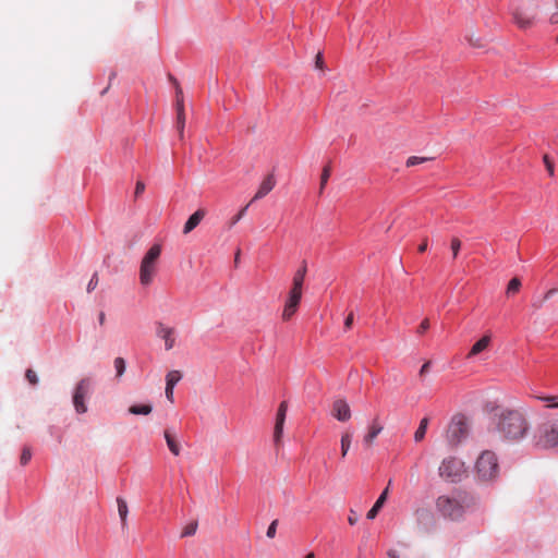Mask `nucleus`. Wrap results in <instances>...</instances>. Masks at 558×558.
<instances>
[{"mask_svg":"<svg viewBox=\"0 0 558 558\" xmlns=\"http://www.w3.org/2000/svg\"><path fill=\"white\" fill-rule=\"evenodd\" d=\"M427 247H428V238L425 236V238H423L421 244L418 245L417 252L420 254H423V253H425L427 251Z\"/></svg>","mask_w":558,"mask_h":558,"instance_id":"nucleus-43","label":"nucleus"},{"mask_svg":"<svg viewBox=\"0 0 558 558\" xmlns=\"http://www.w3.org/2000/svg\"><path fill=\"white\" fill-rule=\"evenodd\" d=\"M497 430L508 440H519L529 430V423L519 410H504L498 416Z\"/></svg>","mask_w":558,"mask_h":558,"instance_id":"nucleus-2","label":"nucleus"},{"mask_svg":"<svg viewBox=\"0 0 558 558\" xmlns=\"http://www.w3.org/2000/svg\"><path fill=\"white\" fill-rule=\"evenodd\" d=\"M556 292H557V290H556V289H549V290H548V291L543 295V298H542L541 300L534 301V302L532 303V306H533L535 310H539V308H542V306H543L544 302H545L546 300H548L551 295H554Z\"/></svg>","mask_w":558,"mask_h":558,"instance_id":"nucleus-31","label":"nucleus"},{"mask_svg":"<svg viewBox=\"0 0 558 558\" xmlns=\"http://www.w3.org/2000/svg\"><path fill=\"white\" fill-rule=\"evenodd\" d=\"M390 484H391V480L389 481L388 485H390ZM388 490H389V486H387L383 490V493L379 495V497L376 500V502L374 504V506L368 510V512L366 514V518L368 520H373L376 518V515L378 514L379 510L381 509V507L384 506V504L387 499Z\"/></svg>","mask_w":558,"mask_h":558,"instance_id":"nucleus-17","label":"nucleus"},{"mask_svg":"<svg viewBox=\"0 0 558 558\" xmlns=\"http://www.w3.org/2000/svg\"><path fill=\"white\" fill-rule=\"evenodd\" d=\"M114 368L117 372V377H120L123 375V373L125 371V361L123 357H117L114 360Z\"/></svg>","mask_w":558,"mask_h":558,"instance_id":"nucleus-33","label":"nucleus"},{"mask_svg":"<svg viewBox=\"0 0 558 558\" xmlns=\"http://www.w3.org/2000/svg\"><path fill=\"white\" fill-rule=\"evenodd\" d=\"M428 423H429L428 417H423L421 420L420 425H418L417 429L414 433V440L416 442H420V441H422L424 439V437L426 435Z\"/></svg>","mask_w":558,"mask_h":558,"instance_id":"nucleus-19","label":"nucleus"},{"mask_svg":"<svg viewBox=\"0 0 558 558\" xmlns=\"http://www.w3.org/2000/svg\"><path fill=\"white\" fill-rule=\"evenodd\" d=\"M512 20L520 29H529L534 25V16L526 15L523 11L517 9L512 12Z\"/></svg>","mask_w":558,"mask_h":558,"instance_id":"nucleus-14","label":"nucleus"},{"mask_svg":"<svg viewBox=\"0 0 558 558\" xmlns=\"http://www.w3.org/2000/svg\"><path fill=\"white\" fill-rule=\"evenodd\" d=\"M277 525H278V520H274L268 529H267V532H266V535L269 537V538H274L275 535H276V531H277Z\"/></svg>","mask_w":558,"mask_h":558,"instance_id":"nucleus-41","label":"nucleus"},{"mask_svg":"<svg viewBox=\"0 0 558 558\" xmlns=\"http://www.w3.org/2000/svg\"><path fill=\"white\" fill-rule=\"evenodd\" d=\"M543 161L546 167V170L548 171V174L550 177H554V173H555L554 162L550 160V158L547 154H545L543 156Z\"/></svg>","mask_w":558,"mask_h":558,"instance_id":"nucleus-37","label":"nucleus"},{"mask_svg":"<svg viewBox=\"0 0 558 558\" xmlns=\"http://www.w3.org/2000/svg\"><path fill=\"white\" fill-rule=\"evenodd\" d=\"M173 389L174 387L166 385V397L170 402H173Z\"/></svg>","mask_w":558,"mask_h":558,"instance_id":"nucleus-46","label":"nucleus"},{"mask_svg":"<svg viewBox=\"0 0 558 558\" xmlns=\"http://www.w3.org/2000/svg\"><path fill=\"white\" fill-rule=\"evenodd\" d=\"M97 284H98V276H97V274H95L93 276V278L90 279V281L88 282L87 291L90 292L92 290H94L96 288Z\"/></svg>","mask_w":558,"mask_h":558,"instance_id":"nucleus-44","label":"nucleus"},{"mask_svg":"<svg viewBox=\"0 0 558 558\" xmlns=\"http://www.w3.org/2000/svg\"><path fill=\"white\" fill-rule=\"evenodd\" d=\"M383 429H384V426L380 423L379 416L376 415L372 420V422H371V424L368 426V430H367V433L363 437L364 444L367 447L372 446L374 440H375V438L381 433Z\"/></svg>","mask_w":558,"mask_h":558,"instance_id":"nucleus-12","label":"nucleus"},{"mask_svg":"<svg viewBox=\"0 0 558 558\" xmlns=\"http://www.w3.org/2000/svg\"><path fill=\"white\" fill-rule=\"evenodd\" d=\"M92 390V381L89 378L82 379L74 391L73 395V404L77 413H85L86 405L84 404L85 397Z\"/></svg>","mask_w":558,"mask_h":558,"instance_id":"nucleus-9","label":"nucleus"},{"mask_svg":"<svg viewBox=\"0 0 558 558\" xmlns=\"http://www.w3.org/2000/svg\"><path fill=\"white\" fill-rule=\"evenodd\" d=\"M240 254H241V250L238 248V251L235 252V256H234V263L235 265L238 264V262L240 260Z\"/></svg>","mask_w":558,"mask_h":558,"instance_id":"nucleus-50","label":"nucleus"},{"mask_svg":"<svg viewBox=\"0 0 558 558\" xmlns=\"http://www.w3.org/2000/svg\"><path fill=\"white\" fill-rule=\"evenodd\" d=\"M117 504H118V511H119V517L121 519L122 527H124L126 525V517L129 513V508H128L125 500L122 497L117 498Z\"/></svg>","mask_w":558,"mask_h":558,"instance_id":"nucleus-20","label":"nucleus"},{"mask_svg":"<svg viewBox=\"0 0 558 558\" xmlns=\"http://www.w3.org/2000/svg\"><path fill=\"white\" fill-rule=\"evenodd\" d=\"M533 445L538 449H553L558 447V421H546L535 429Z\"/></svg>","mask_w":558,"mask_h":558,"instance_id":"nucleus-5","label":"nucleus"},{"mask_svg":"<svg viewBox=\"0 0 558 558\" xmlns=\"http://www.w3.org/2000/svg\"><path fill=\"white\" fill-rule=\"evenodd\" d=\"M305 558H315V554L311 551L305 556Z\"/></svg>","mask_w":558,"mask_h":558,"instance_id":"nucleus-53","label":"nucleus"},{"mask_svg":"<svg viewBox=\"0 0 558 558\" xmlns=\"http://www.w3.org/2000/svg\"><path fill=\"white\" fill-rule=\"evenodd\" d=\"M169 80L171 81V83H173V85L175 86V81H178L172 74H169Z\"/></svg>","mask_w":558,"mask_h":558,"instance_id":"nucleus-51","label":"nucleus"},{"mask_svg":"<svg viewBox=\"0 0 558 558\" xmlns=\"http://www.w3.org/2000/svg\"><path fill=\"white\" fill-rule=\"evenodd\" d=\"M438 473L447 482L458 483L465 473L464 462L456 457H448L442 460Z\"/></svg>","mask_w":558,"mask_h":558,"instance_id":"nucleus-7","label":"nucleus"},{"mask_svg":"<svg viewBox=\"0 0 558 558\" xmlns=\"http://www.w3.org/2000/svg\"><path fill=\"white\" fill-rule=\"evenodd\" d=\"M332 415L340 422H347L351 418V410L348 402L343 399H337L332 403Z\"/></svg>","mask_w":558,"mask_h":558,"instance_id":"nucleus-11","label":"nucleus"},{"mask_svg":"<svg viewBox=\"0 0 558 558\" xmlns=\"http://www.w3.org/2000/svg\"><path fill=\"white\" fill-rule=\"evenodd\" d=\"M32 458V451L28 447H24L20 457V463L26 465Z\"/></svg>","mask_w":558,"mask_h":558,"instance_id":"nucleus-35","label":"nucleus"},{"mask_svg":"<svg viewBox=\"0 0 558 558\" xmlns=\"http://www.w3.org/2000/svg\"><path fill=\"white\" fill-rule=\"evenodd\" d=\"M165 439L167 441V446H168L169 450L171 451V453L175 457L179 456L180 454V446H179L178 441L174 439V437L168 430H165Z\"/></svg>","mask_w":558,"mask_h":558,"instance_id":"nucleus-21","label":"nucleus"},{"mask_svg":"<svg viewBox=\"0 0 558 558\" xmlns=\"http://www.w3.org/2000/svg\"><path fill=\"white\" fill-rule=\"evenodd\" d=\"M287 411H288V402L286 400H283L280 402V404L278 407L277 414H276V422L284 423L286 416H287Z\"/></svg>","mask_w":558,"mask_h":558,"instance_id":"nucleus-29","label":"nucleus"},{"mask_svg":"<svg viewBox=\"0 0 558 558\" xmlns=\"http://www.w3.org/2000/svg\"><path fill=\"white\" fill-rule=\"evenodd\" d=\"M196 530H197V522L192 521L184 526V529L181 532V537L192 536L196 533Z\"/></svg>","mask_w":558,"mask_h":558,"instance_id":"nucleus-30","label":"nucleus"},{"mask_svg":"<svg viewBox=\"0 0 558 558\" xmlns=\"http://www.w3.org/2000/svg\"><path fill=\"white\" fill-rule=\"evenodd\" d=\"M536 399L545 402L548 409H558V395L557 396H537Z\"/></svg>","mask_w":558,"mask_h":558,"instance_id":"nucleus-26","label":"nucleus"},{"mask_svg":"<svg viewBox=\"0 0 558 558\" xmlns=\"http://www.w3.org/2000/svg\"><path fill=\"white\" fill-rule=\"evenodd\" d=\"M151 410L150 404H133L130 407L129 412L134 415H148Z\"/></svg>","mask_w":558,"mask_h":558,"instance_id":"nucleus-22","label":"nucleus"},{"mask_svg":"<svg viewBox=\"0 0 558 558\" xmlns=\"http://www.w3.org/2000/svg\"><path fill=\"white\" fill-rule=\"evenodd\" d=\"M556 40H557V43H558V35H557V39H556Z\"/></svg>","mask_w":558,"mask_h":558,"instance_id":"nucleus-57","label":"nucleus"},{"mask_svg":"<svg viewBox=\"0 0 558 558\" xmlns=\"http://www.w3.org/2000/svg\"><path fill=\"white\" fill-rule=\"evenodd\" d=\"M315 65L319 70H324L325 62H324V56L322 51H318L315 58Z\"/></svg>","mask_w":558,"mask_h":558,"instance_id":"nucleus-42","label":"nucleus"},{"mask_svg":"<svg viewBox=\"0 0 558 558\" xmlns=\"http://www.w3.org/2000/svg\"><path fill=\"white\" fill-rule=\"evenodd\" d=\"M247 209V206H245L244 208H242L233 218H232V221H231V226L235 225L243 216V214L245 213V210Z\"/></svg>","mask_w":558,"mask_h":558,"instance_id":"nucleus-45","label":"nucleus"},{"mask_svg":"<svg viewBox=\"0 0 558 558\" xmlns=\"http://www.w3.org/2000/svg\"><path fill=\"white\" fill-rule=\"evenodd\" d=\"M205 215H206V210L203 208H199L194 214H192L184 225L183 233L187 234V233L192 232L201 223V221L204 219Z\"/></svg>","mask_w":558,"mask_h":558,"instance_id":"nucleus-16","label":"nucleus"},{"mask_svg":"<svg viewBox=\"0 0 558 558\" xmlns=\"http://www.w3.org/2000/svg\"><path fill=\"white\" fill-rule=\"evenodd\" d=\"M437 511L452 521L460 520L468 508L474 505V497L466 490L454 488L452 495H440L436 499Z\"/></svg>","mask_w":558,"mask_h":558,"instance_id":"nucleus-1","label":"nucleus"},{"mask_svg":"<svg viewBox=\"0 0 558 558\" xmlns=\"http://www.w3.org/2000/svg\"><path fill=\"white\" fill-rule=\"evenodd\" d=\"M354 323V312L351 311L348 313L345 319H344V331H348L352 328Z\"/></svg>","mask_w":558,"mask_h":558,"instance_id":"nucleus-38","label":"nucleus"},{"mask_svg":"<svg viewBox=\"0 0 558 558\" xmlns=\"http://www.w3.org/2000/svg\"><path fill=\"white\" fill-rule=\"evenodd\" d=\"M156 333L159 338L165 340L166 350H170L173 348L175 339L173 338V328L166 327L161 322L156 323Z\"/></svg>","mask_w":558,"mask_h":558,"instance_id":"nucleus-13","label":"nucleus"},{"mask_svg":"<svg viewBox=\"0 0 558 558\" xmlns=\"http://www.w3.org/2000/svg\"><path fill=\"white\" fill-rule=\"evenodd\" d=\"M182 378L180 371H170L166 376V385L174 387Z\"/></svg>","mask_w":558,"mask_h":558,"instance_id":"nucleus-27","label":"nucleus"},{"mask_svg":"<svg viewBox=\"0 0 558 558\" xmlns=\"http://www.w3.org/2000/svg\"><path fill=\"white\" fill-rule=\"evenodd\" d=\"M475 474L481 482H493L499 475V463L495 452L484 450L475 462Z\"/></svg>","mask_w":558,"mask_h":558,"instance_id":"nucleus-4","label":"nucleus"},{"mask_svg":"<svg viewBox=\"0 0 558 558\" xmlns=\"http://www.w3.org/2000/svg\"><path fill=\"white\" fill-rule=\"evenodd\" d=\"M550 22L558 23V12H555L554 14H551Z\"/></svg>","mask_w":558,"mask_h":558,"instance_id":"nucleus-49","label":"nucleus"},{"mask_svg":"<svg viewBox=\"0 0 558 558\" xmlns=\"http://www.w3.org/2000/svg\"><path fill=\"white\" fill-rule=\"evenodd\" d=\"M521 286H522L521 280L518 277L512 278L507 286V290H506L507 295L509 296V295H514L515 293H518Z\"/></svg>","mask_w":558,"mask_h":558,"instance_id":"nucleus-25","label":"nucleus"},{"mask_svg":"<svg viewBox=\"0 0 558 558\" xmlns=\"http://www.w3.org/2000/svg\"><path fill=\"white\" fill-rule=\"evenodd\" d=\"M175 128L179 132L180 138H182L185 128L184 96L183 90L178 81H175Z\"/></svg>","mask_w":558,"mask_h":558,"instance_id":"nucleus-10","label":"nucleus"},{"mask_svg":"<svg viewBox=\"0 0 558 558\" xmlns=\"http://www.w3.org/2000/svg\"><path fill=\"white\" fill-rule=\"evenodd\" d=\"M104 318H105V314H104V313H100V315H99V320H100V323H102V322H104Z\"/></svg>","mask_w":558,"mask_h":558,"instance_id":"nucleus-54","label":"nucleus"},{"mask_svg":"<svg viewBox=\"0 0 558 558\" xmlns=\"http://www.w3.org/2000/svg\"><path fill=\"white\" fill-rule=\"evenodd\" d=\"M429 327H430L429 319L428 318H424L421 322V324L418 325L416 332L422 336V335H424L429 329Z\"/></svg>","mask_w":558,"mask_h":558,"instance_id":"nucleus-39","label":"nucleus"},{"mask_svg":"<svg viewBox=\"0 0 558 558\" xmlns=\"http://www.w3.org/2000/svg\"><path fill=\"white\" fill-rule=\"evenodd\" d=\"M430 158H425V157H417V156H411L407 159V167H413V166H416V165H420L424 161H427L429 160Z\"/></svg>","mask_w":558,"mask_h":558,"instance_id":"nucleus-34","label":"nucleus"},{"mask_svg":"<svg viewBox=\"0 0 558 558\" xmlns=\"http://www.w3.org/2000/svg\"><path fill=\"white\" fill-rule=\"evenodd\" d=\"M331 174V160H329L323 168L322 174H320V193L325 189L329 178Z\"/></svg>","mask_w":558,"mask_h":558,"instance_id":"nucleus-23","label":"nucleus"},{"mask_svg":"<svg viewBox=\"0 0 558 558\" xmlns=\"http://www.w3.org/2000/svg\"><path fill=\"white\" fill-rule=\"evenodd\" d=\"M352 435L347 432L341 436V457L344 458L351 445Z\"/></svg>","mask_w":558,"mask_h":558,"instance_id":"nucleus-28","label":"nucleus"},{"mask_svg":"<svg viewBox=\"0 0 558 558\" xmlns=\"http://www.w3.org/2000/svg\"><path fill=\"white\" fill-rule=\"evenodd\" d=\"M450 248L452 251V257L456 259L459 255V252L461 250V241L459 238L453 236L450 242Z\"/></svg>","mask_w":558,"mask_h":558,"instance_id":"nucleus-32","label":"nucleus"},{"mask_svg":"<svg viewBox=\"0 0 558 558\" xmlns=\"http://www.w3.org/2000/svg\"><path fill=\"white\" fill-rule=\"evenodd\" d=\"M283 425H284V423L275 422L274 444L277 448H279L281 446V439L283 436Z\"/></svg>","mask_w":558,"mask_h":558,"instance_id":"nucleus-24","label":"nucleus"},{"mask_svg":"<svg viewBox=\"0 0 558 558\" xmlns=\"http://www.w3.org/2000/svg\"><path fill=\"white\" fill-rule=\"evenodd\" d=\"M162 246L159 243L153 244L144 255L140 266V283L144 287L151 284L157 272V263L161 255Z\"/></svg>","mask_w":558,"mask_h":558,"instance_id":"nucleus-6","label":"nucleus"},{"mask_svg":"<svg viewBox=\"0 0 558 558\" xmlns=\"http://www.w3.org/2000/svg\"><path fill=\"white\" fill-rule=\"evenodd\" d=\"M387 554L390 558H399L397 550L395 549H389Z\"/></svg>","mask_w":558,"mask_h":558,"instance_id":"nucleus-48","label":"nucleus"},{"mask_svg":"<svg viewBox=\"0 0 558 558\" xmlns=\"http://www.w3.org/2000/svg\"><path fill=\"white\" fill-rule=\"evenodd\" d=\"M113 77H116V72H112L109 76V80H112Z\"/></svg>","mask_w":558,"mask_h":558,"instance_id":"nucleus-55","label":"nucleus"},{"mask_svg":"<svg viewBox=\"0 0 558 558\" xmlns=\"http://www.w3.org/2000/svg\"><path fill=\"white\" fill-rule=\"evenodd\" d=\"M429 367H430V362L429 361L425 362L420 369V376H423L424 374H426L428 372Z\"/></svg>","mask_w":558,"mask_h":558,"instance_id":"nucleus-47","label":"nucleus"},{"mask_svg":"<svg viewBox=\"0 0 558 558\" xmlns=\"http://www.w3.org/2000/svg\"><path fill=\"white\" fill-rule=\"evenodd\" d=\"M468 420L463 414L452 417L447 429V440L451 446H458L468 436Z\"/></svg>","mask_w":558,"mask_h":558,"instance_id":"nucleus-8","label":"nucleus"},{"mask_svg":"<svg viewBox=\"0 0 558 558\" xmlns=\"http://www.w3.org/2000/svg\"><path fill=\"white\" fill-rule=\"evenodd\" d=\"M25 377L31 385L35 386L38 384V376L34 369L28 368L25 373Z\"/></svg>","mask_w":558,"mask_h":558,"instance_id":"nucleus-36","label":"nucleus"},{"mask_svg":"<svg viewBox=\"0 0 558 558\" xmlns=\"http://www.w3.org/2000/svg\"><path fill=\"white\" fill-rule=\"evenodd\" d=\"M276 185V179L272 173L268 174L260 183L253 201L265 197Z\"/></svg>","mask_w":558,"mask_h":558,"instance_id":"nucleus-15","label":"nucleus"},{"mask_svg":"<svg viewBox=\"0 0 558 558\" xmlns=\"http://www.w3.org/2000/svg\"><path fill=\"white\" fill-rule=\"evenodd\" d=\"M490 343V336L485 335L481 339H478L470 349L468 353V357L475 356L486 350Z\"/></svg>","mask_w":558,"mask_h":558,"instance_id":"nucleus-18","label":"nucleus"},{"mask_svg":"<svg viewBox=\"0 0 558 558\" xmlns=\"http://www.w3.org/2000/svg\"><path fill=\"white\" fill-rule=\"evenodd\" d=\"M145 192V183L138 180L135 185L134 197L138 198Z\"/></svg>","mask_w":558,"mask_h":558,"instance_id":"nucleus-40","label":"nucleus"},{"mask_svg":"<svg viewBox=\"0 0 558 558\" xmlns=\"http://www.w3.org/2000/svg\"><path fill=\"white\" fill-rule=\"evenodd\" d=\"M555 3H556V7H557V9H558V0H555Z\"/></svg>","mask_w":558,"mask_h":558,"instance_id":"nucleus-56","label":"nucleus"},{"mask_svg":"<svg viewBox=\"0 0 558 558\" xmlns=\"http://www.w3.org/2000/svg\"><path fill=\"white\" fill-rule=\"evenodd\" d=\"M349 523L350 525H354L356 523V519L349 517Z\"/></svg>","mask_w":558,"mask_h":558,"instance_id":"nucleus-52","label":"nucleus"},{"mask_svg":"<svg viewBox=\"0 0 558 558\" xmlns=\"http://www.w3.org/2000/svg\"><path fill=\"white\" fill-rule=\"evenodd\" d=\"M307 272V264L306 260L302 262L300 268L294 272L292 278V287L288 293V298L284 302L283 311L281 314V318L283 322H289L299 311L302 293H303V284L305 280V276Z\"/></svg>","mask_w":558,"mask_h":558,"instance_id":"nucleus-3","label":"nucleus"}]
</instances>
